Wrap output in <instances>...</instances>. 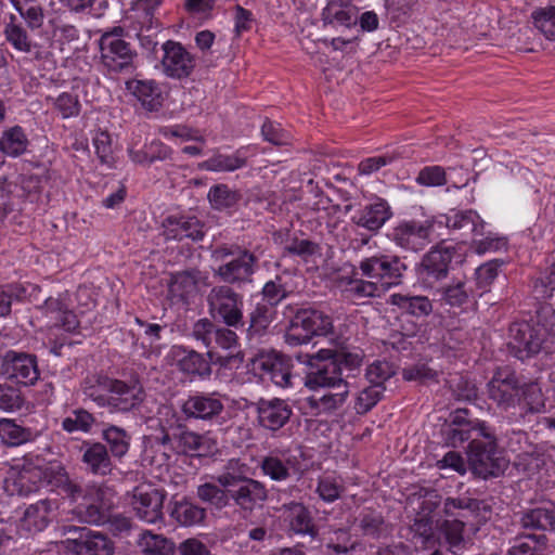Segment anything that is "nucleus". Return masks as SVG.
Wrapping results in <instances>:
<instances>
[{
	"instance_id": "1",
	"label": "nucleus",
	"mask_w": 555,
	"mask_h": 555,
	"mask_svg": "<svg viewBox=\"0 0 555 555\" xmlns=\"http://www.w3.org/2000/svg\"><path fill=\"white\" fill-rule=\"evenodd\" d=\"M233 327L218 326L211 320L203 318L197 320L191 330V337L199 341L207 349L210 361L222 366L231 362L243 361L238 351V336Z\"/></svg>"
},
{
	"instance_id": "2",
	"label": "nucleus",
	"mask_w": 555,
	"mask_h": 555,
	"mask_svg": "<svg viewBox=\"0 0 555 555\" xmlns=\"http://www.w3.org/2000/svg\"><path fill=\"white\" fill-rule=\"evenodd\" d=\"M41 482L60 489L74 502L80 499L82 501L87 499V496H89L88 490L92 487L88 486L83 488L72 480L66 469L61 464H50L44 469L39 466L24 464L15 481V486L18 487L20 495H27L35 491Z\"/></svg>"
},
{
	"instance_id": "3",
	"label": "nucleus",
	"mask_w": 555,
	"mask_h": 555,
	"mask_svg": "<svg viewBox=\"0 0 555 555\" xmlns=\"http://www.w3.org/2000/svg\"><path fill=\"white\" fill-rule=\"evenodd\" d=\"M211 258L220 262L214 270L224 285H242L250 283L257 270L258 258L247 249L236 245H220L212 249Z\"/></svg>"
},
{
	"instance_id": "4",
	"label": "nucleus",
	"mask_w": 555,
	"mask_h": 555,
	"mask_svg": "<svg viewBox=\"0 0 555 555\" xmlns=\"http://www.w3.org/2000/svg\"><path fill=\"white\" fill-rule=\"evenodd\" d=\"M333 335L332 318L323 311L299 308L291 318L284 338L291 347L307 345L314 336Z\"/></svg>"
},
{
	"instance_id": "5",
	"label": "nucleus",
	"mask_w": 555,
	"mask_h": 555,
	"mask_svg": "<svg viewBox=\"0 0 555 555\" xmlns=\"http://www.w3.org/2000/svg\"><path fill=\"white\" fill-rule=\"evenodd\" d=\"M508 332V347L519 360H525L542 348H547L554 337L553 323L544 322L543 319H539L537 326H531L526 322L513 323Z\"/></svg>"
},
{
	"instance_id": "6",
	"label": "nucleus",
	"mask_w": 555,
	"mask_h": 555,
	"mask_svg": "<svg viewBox=\"0 0 555 555\" xmlns=\"http://www.w3.org/2000/svg\"><path fill=\"white\" fill-rule=\"evenodd\" d=\"M296 358L311 369L305 377V385L310 390L348 388V382L343 376L339 364L332 359V350L322 349L314 354H298Z\"/></svg>"
},
{
	"instance_id": "7",
	"label": "nucleus",
	"mask_w": 555,
	"mask_h": 555,
	"mask_svg": "<svg viewBox=\"0 0 555 555\" xmlns=\"http://www.w3.org/2000/svg\"><path fill=\"white\" fill-rule=\"evenodd\" d=\"M207 305L212 320H218L234 330L244 327V298L231 286H214L207 295Z\"/></svg>"
},
{
	"instance_id": "8",
	"label": "nucleus",
	"mask_w": 555,
	"mask_h": 555,
	"mask_svg": "<svg viewBox=\"0 0 555 555\" xmlns=\"http://www.w3.org/2000/svg\"><path fill=\"white\" fill-rule=\"evenodd\" d=\"M406 264L398 257L375 254L359 261L357 269L362 278L371 279L383 286V292L402 282Z\"/></svg>"
},
{
	"instance_id": "9",
	"label": "nucleus",
	"mask_w": 555,
	"mask_h": 555,
	"mask_svg": "<svg viewBox=\"0 0 555 555\" xmlns=\"http://www.w3.org/2000/svg\"><path fill=\"white\" fill-rule=\"evenodd\" d=\"M468 461L474 474L485 479L500 474L503 459L500 456L496 437L491 427L477 440L469 442Z\"/></svg>"
},
{
	"instance_id": "10",
	"label": "nucleus",
	"mask_w": 555,
	"mask_h": 555,
	"mask_svg": "<svg viewBox=\"0 0 555 555\" xmlns=\"http://www.w3.org/2000/svg\"><path fill=\"white\" fill-rule=\"evenodd\" d=\"M225 396L218 391L193 392L180 404V410L185 420L202 421L209 424H221Z\"/></svg>"
},
{
	"instance_id": "11",
	"label": "nucleus",
	"mask_w": 555,
	"mask_h": 555,
	"mask_svg": "<svg viewBox=\"0 0 555 555\" xmlns=\"http://www.w3.org/2000/svg\"><path fill=\"white\" fill-rule=\"evenodd\" d=\"M104 383L107 391L106 409L109 413L138 411L146 398L144 387L137 379L125 382L113 378Z\"/></svg>"
},
{
	"instance_id": "12",
	"label": "nucleus",
	"mask_w": 555,
	"mask_h": 555,
	"mask_svg": "<svg viewBox=\"0 0 555 555\" xmlns=\"http://www.w3.org/2000/svg\"><path fill=\"white\" fill-rule=\"evenodd\" d=\"M455 253L456 248L453 245L440 243L423 256L420 275L426 288H435L438 282L447 279Z\"/></svg>"
},
{
	"instance_id": "13",
	"label": "nucleus",
	"mask_w": 555,
	"mask_h": 555,
	"mask_svg": "<svg viewBox=\"0 0 555 555\" xmlns=\"http://www.w3.org/2000/svg\"><path fill=\"white\" fill-rule=\"evenodd\" d=\"M122 29L115 28L100 38L101 60L113 72H122L132 66L135 53L130 44L120 38Z\"/></svg>"
},
{
	"instance_id": "14",
	"label": "nucleus",
	"mask_w": 555,
	"mask_h": 555,
	"mask_svg": "<svg viewBox=\"0 0 555 555\" xmlns=\"http://www.w3.org/2000/svg\"><path fill=\"white\" fill-rule=\"evenodd\" d=\"M88 494L89 496L79 503L73 513L82 522L92 525L105 522L114 506L111 489L93 485L88 490Z\"/></svg>"
},
{
	"instance_id": "15",
	"label": "nucleus",
	"mask_w": 555,
	"mask_h": 555,
	"mask_svg": "<svg viewBox=\"0 0 555 555\" xmlns=\"http://www.w3.org/2000/svg\"><path fill=\"white\" fill-rule=\"evenodd\" d=\"M68 533L78 532L77 538H69L64 543L76 555H113L114 543L104 533L88 528L67 527Z\"/></svg>"
},
{
	"instance_id": "16",
	"label": "nucleus",
	"mask_w": 555,
	"mask_h": 555,
	"mask_svg": "<svg viewBox=\"0 0 555 555\" xmlns=\"http://www.w3.org/2000/svg\"><path fill=\"white\" fill-rule=\"evenodd\" d=\"M1 372L9 379L24 386L34 385L40 376L36 356L13 350L4 354Z\"/></svg>"
},
{
	"instance_id": "17",
	"label": "nucleus",
	"mask_w": 555,
	"mask_h": 555,
	"mask_svg": "<svg viewBox=\"0 0 555 555\" xmlns=\"http://www.w3.org/2000/svg\"><path fill=\"white\" fill-rule=\"evenodd\" d=\"M488 396L503 410L516 406L520 402V385L515 373L498 370L488 383Z\"/></svg>"
},
{
	"instance_id": "18",
	"label": "nucleus",
	"mask_w": 555,
	"mask_h": 555,
	"mask_svg": "<svg viewBox=\"0 0 555 555\" xmlns=\"http://www.w3.org/2000/svg\"><path fill=\"white\" fill-rule=\"evenodd\" d=\"M165 498V493L159 490L137 487L131 494L130 505L139 519L147 524H156L164 518Z\"/></svg>"
},
{
	"instance_id": "19",
	"label": "nucleus",
	"mask_w": 555,
	"mask_h": 555,
	"mask_svg": "<svg viewBox=\"0 0 555 555\" xmlns=\"http://www.w3.org/2000/svg\"><path fill=\"white\" fill-rule=\"evenodd\" d=\"M433 223L429 221H404L393 228L391 240L399 247L418 251L425 248L430 243V233Z\"/></svg>"
},
{
	"instance_id": "20",
	"label": "nucleus",
	"mask_w": 555,
	"mask_h": 555,
	"mask_svg": "<svg viewBox=\"0 0 555 555\" xmlns=\"http://www.w3.org/2000/svg\"><path fill=\"white\" fill-rule=\"evenodd\" d=\"M255 405L258 424L266 430L275 433L283 428L293 415L287 401L280 398H260Z\"/></svg>"
},
{
	"instance_id": "21",
	"label": "nucleus",
	"mask_w": 555,
	"mask_h": 555,
	"mask_svg": "<svg viewBox=\"0 0 555 555\" xmlns=\"http://www.w3.org/2000/svg\"><path fill=\"white\" fill-rule=\"evenodd\" d=\"M163 51L162 66L168 77L180 79L192 73L194 59L181 43L169 40L163 44Z\"/></svg>"
},
{
	"instance_id": "22",
	"label": "nucleus",
	"mask_w": 555,
	"mask_h": 555,
	"mask_svg": "<svg viewBox=\"0 0 555 555\" xmlns=\"http://www.w3.org/2000/svg\"><path fill=\"white\" fill-rule=\"evenodd\" d=\"M3 36L8 43L18 52L33 54L35 60H42L43 52L34 42L23 24L15 14H9L4 18Z\"/></svg>"
},
{
	"instance_id": "23",
	"label": "nucleus",
	"mask_w": 555,
	"mask_h": 555,
	"mask_svg": "<svg viewBox=\"0 0 555 555\" xmlns=\"http://www.w3.org/2000/svg\"><path fill=\"white\" fill-rule=\"evenodd\" d=\"M163 235L166 240L182 241L190 238L201 241L204 237V225L195 217L168 216L163 221Z\"/></svg>"
},
{
	"instance_id": "24",
	"label": "nucleus",
	"mask_w": 555,
	"mask_h": 555,
	"mask_svg": "<svg viewBox=\"0 0 555 555\" xmlns=\"http://www.w3.org/2000/svg\"><path fill=\"white\" fill-rule=\"evenodd\" d=\"M359 274L360 271L353 269L351 276L343 275L338 279L337 286L345 298L358 302L377 297L384 293L383 286L378 285L377 282L359 278Z\"/></svg>"
},
{
	"instance_id": "25",
	"label": "nucleus",
	"mask_w": 555,
	"mask_h": 555,
	"mask_svg": "<svg viewBox=\"0 0 555 555\" xmlns=\"http://www.w3.org/2000/svg\"><path fill=\"white\" fill-rule=\"evenodd\" d=\"M170 354L178 369L184 374L202 378L210 376L211 361L206 359L204 354L179 345L171 348Z\"/></svg>"
},
{
	"instance_id": "26",
	"label": "nucleus",
	"mask_w": 555,
	"mask_h": 555,
	"mask_svg": "<svg viewBox=\"0 0 555 555\" xmlns=\"http://www.w3.org/2000/svg\"><path fill=\"white\" fill-rule=\"evenodd\" d=\"M59 504L56 500L43 499L30 504L21 519L22 529L27 532H39L46 529L53 519Z\"/></svg>"
},
{
	"instance_id": "27",
	"label": "nucleus",
	"mask_w": 555,
	"mask_h": 555,
	"mask_svg": "<svg viewBox=\"0 0 555 555\" xmlns=\"http://www.w3.org/2000/svg\"><path fill=\"white\" fill-rule=\"evenodd\" d=\"M391 215L388 203L385 199L376 198L373 203L359 209L352 216L351 221L367 231L377 232L390 219Z\"/></svg>"
},
{
	"instance_id": "28",
	"label": "nucleus",
	"mask_w": 555,
	"mask_h": 555,
	"mask_svg": "<svg viewBox=\"0 0 555 555\" xmlns=\"http://www.w3.org/2000/svg\"><path fill=\"white\" fill-rule=\"evenodd\" d=\"M230 498L245 511H253L268 498L266 486L259 480L245 477L235 489L228 490Z\"/></svg>"
},
{
	"instance_id": "29",
	"label": "nucleus",
	"mask_w": 555,
	"mask_h": 555,
	"mask_svg": "<svg viewBox=\"0 0 555 555\" xmlns=\"http://www.w3.org/2000/svg\"><path fill=\"white\" fill-rule=\"evenodd\" d=\"M81 462L93 475L105 476L112 470V461L105 444L85 440L81 443Z\"/></svg>"
},
{
	"instance_id": "30",
	"label": "nucleus",
	"mask_w": 555,
	"mask_h": 555,
	"mask_svg": "<svg viewBox=\"0 0 555 555\" xmlns=\"http://www.w3.org/2000/svg\"><path fill=\"white\" fill-rule=\"evenodd\" d=\"M127 90L140 102L141 106L149 112H156L163 106L164 96L160 87L154 80L127 81Z\"/></svg>"
},
{
	"instance_id": "31",
	"label": "nucleus",
	"mask_w": 555,
	"mask_h": 555,
	"mask_svg": "<svg viewBox=\"0 0 555 555\" xmlns=\"http://www.w3.org/2000/svg\"><path fill=\"white\" fill-rule=\"evenodd\" d=\"M262 371L269 376L272 383L281 388H292L294 376L292 363L288 358L280 353H273L261 361Z\"/></svg>"
},
{
	"instance_id": "32",
	"label": "nucleus",
	"mask_w": 555,
	"mask_h": 555,
	"mask_svg": "<svg viewBox=\"0 0 555 555\" xmlns=\"http://www.w3.org/2000/svg\"><path fill=\"white\" fill-rule=\"evenodd\" d=\"M434 301L448 309L464 308L469 302V292L462 280L431 288Z\"/></svg>"
},
{
	"instance_id": "33",
	"label": "nucleus",
	"mask_w": 555,
	"mask_h": 555,
	"mask_svg": "<svg viewBox=\"0 0 555 555\" xmlns=\"http://www.w3.org/2000/svg\"><path fill=\"white\" fill-rule=\"evenodd\" d=\"M323 21L325 24L351 27L358 21V8L350 1L332 0L323 9Z\"/></svg>"
},
{
	"instance_id": "34",
	"label": "nucleus",
	"mask_w": 555,
	"mask_h": 555,
	"mask_svg": "<svg viewBox=\"0 0 555 555\" xmlns=\"http://www.w3.org/2000/svg\"><path fill=\"white\" fill-rule=\"evenodd\" d=\"M178 452L203 456L210 453L216 442L208 435H201L188 429L176 436Z\"/></svg>"
},
{
	"instance_id": "35",
	"label": "nucleus",
	"mask_w": 555,
	"mask_h": 555,
	"mask_svg": "<svg viewBox=\"0 0 555 555\" xmlns=\"http://www.w3.org/2000/svg\"><path fill=\"white\" fill-rule=\"evenodd\" d=\"M446 225L453 230H464L474 236L485 235V222L480 216L472 209L451 211L443 216Z\"/></svg>"
},
{
	"instance_id": "36",
	"label": "nucleus",
	"mask_w": 555,
	"mask_h": 555,
	"mask_svg": "<svg viewBox=\"0 0 555 555\" xmlns=\"http://www.w3.org/2000/svg\"><path fill=\"white\" fill-rule=\"evenodd\" d=\"M289 528L297 534H313L314 525L307 507L298 502H291L281 507Z\"/></svg>"
},
{
	"instance_id": "37",
	"label": "nucleus",
	"mask_w": 555,
	"mask_h": 555,
	"mask_svg": "<svg viewBox=\"0 0 555 555\" xmlns=\"http://www.w3.org/2000/svg\"><path fill=\"white\" fill-rule=\"evenodd\" d=\"M169 514L177 524L183 527L202 525L206 518L204 507L185 499L172 502Z\"/></svg>"
},
{
	"instance_id": "38",
	"label": "nucleus",
	"mask_w": 555,
	"mask_h": 555,
	"mask_svg": "<svg viewBox=\"0 0 555 555\" xmlns=\"http://www.w3.org/2000/svg\"><path fill=\"white\" fill-rule=\"evenodd\" d=\"M37 434L15 420L0 418V441L7 447H18L36 439Z\"/></svg>"
},
{
	"instance_id": "39",
	"label": "nucleus",
	"mask_w": 555,
	"mask_h": 555,
	"mask_svg": "<svg viewBox=\"0 0 555 555\" xmlns=\"http://www.w3.org/2000/svg\"><path fill=\"white\" fill-rule=\"evenodd\" d=\"M554 270L551 268L548 273H545L542 276L535 279L533 283V296L539 301L540 307L538 309L539 319H543L547 321L546 318L548 314L553 315L554 309L551 302H547L552 299L553 293L555 291L554 285Z\"/></svg>"
},
{
	"instance_id": "40",
	"label": "nucleus",
	"mask_w": 555,
	"mask_h": 555,
	"mask_svg": "<svg viewBox=\"0 0 555 555\" xmlns=\"http://www.w3.org/2000/svg\"><path fill=\"white\" fill-rule=\"evenodd\" d=\"M337 392L326 391L322 395L319 390L306 399L307 405L311 409L313 414L331 413L345 403L349 390L347 387L337 389Z\"/></svg>"
},
{
	"instance_id": "41",
	"label": "nucleus",
	"mask_w": 555,
	"mask_h": 555,
	"mask_svg": "<svg viewBox=\"0 0 555 555\" xmlns=\"http://www.w3.org/2000/svg\"><path fill=\"white\" fill-rule=\"evenodd\" d=\"M247 163V156L244 149L237 150L231 155L216 154L201 164V168L215 171L227 172L243 168Z\"/></svg>"
},
{
	"instance_id": "42",
	"label": "nucleus",
	"mask_w": 555,
	"mask_h": 555,
	"mask_svg": "<svg viewBox=\"0 0 555 555\" xmlns=\"http://www.w3.org/2000/svg\"><path fill=\"white\" fill-rule=\"evenodd\" d=\"M29 140L21 126L5 129L0 138V151L10 156L17 157L27 151Z\"/></svg>"
},
{
	"instance_id": "43",
	"label": "nucleus",
	"mask_w": 555,
	"mask_h": 555,
	"mask_svg": "<svg viewBox=\"0 0 555 555\" xmlns=\"http://www.w3.org/2000/svg\"><path fill=\"white\" fill-rule=\"evenodd\" d=\"M15 11L25 21L27 27L36 30L42 27L44 10L38 0H9Z\"/></svg>"
},
{
	"instance_id": "44",
	"label": "nucleus",
	"mask_w": 555,
	"mask_h": 555,
	"mask_svg": "<svg viewBox=\"0 0 555 555\" xmlns=\"http://www.w3.org/2000/svg\"><path fill=\"white\" fill-rule=\"evenodd\" d=\"M433 300L427 296L391 295V302L414 317H427L433 312Z\"/></svg>"
},
{
	"instance_id": "45",
	"label": "nucleus",
	"mask_w": 555,
	"mask_h": 555,
	"mask_svg": "<svg viewBox=\"0 0 555 555\" xmlns=\"http://www.w3.org/2000/svg\"><path fill=\"white\" fill-rule=\"evenodd\" d=\"M138 544L144 555H172L175 550L169 539L149 530L141 533Z\"/></svg>"
},
{
	"instance_id": "46",
	"label": "nucleus",
	"mask_w": 555,
	"mask_h": 555,
	"mask_svg": "<svg viewBox=\"0 0 555 555\" xmlns=\"http://www.w3.org/2000/svg\"><path fill=\"white\" fill-rule=\"evenodd\" d=\"M96 420L89 411L78 408L70 411V413L62 420L61 427L68 434L74 433H91Z\"/></svg>"
},
{
	"instance_id": "47",
	"label": "nucleus",
	"mask_w": 555,
	"mask_h": 555,
	"mask_svg": "<svg viewBox=\"0 0 555 555\" xmlns=\"http://www.w3.org/2000/svg\"><path fill=\"white\" fill-rule=\"evenodd\" d=\"M102 438L109 447L113 456L122 457L130 447V435L121 427L108 425L102 431Z\"/></svg>"
},
{
	"instance_id": "48",
	"label": "nucleus",
	"mask_w": 555,
	"mask_h": 555,
	"mask_svg": "<svg viewBox=\"0 0 555 555\" xmlns=\"http://www.w3.org/2000/svg\"><path fill=\"white\" fill-rule=\"evenodd\" d=\"M274 307L266 302H258L249 313V326L247 332L250 335L263 333L274 319Z\"/></svg>"
},
{
	"instance_id": "49",
	"label": "nucleus",
	"mask_w": 555,
	"mask_h": 555,
	"mask_svg": "<svg viewBox=\"0 0 555 555\" xmlns=\"http://www.w3.org/2000/svg\"><path fill=\"white\" fill-rule=\"evenodd\" d=\"M240 198V194L236 191L231 190L225 184L215 185L210 188L208 192V199L211 206L218 210L234 207L238 203Z\"/></svg>"
},
{
	"instance_id": "50",
	"label": "nucleus",
	"mask_w": 555,
	"mask_h": 555,
	"mask_svg": "<svg viewBox=\"0 0 555 555\" xmlns=\"http://www.w3.org/2000/svg\"><path fill=\"white\" fill-rule=\"evenodd\" d=\"M260 468L264 476L274 481H285L291 477L288 462L275 455L264 456L260 462Z\"/></svg>"
},
{
	"instance_id": "51",
	"label": "nucleus",
	"mask_w": 555,
	"mask_h": 555,
	"mask_svg": "<svg viewBox=\"0 0 555 555\" xmlns=\"http://www.w3.org/2000/svg\"><path fill=\"white\" fill-rule=\"evenodd\" d=\"M199 271L197 270L178 272L171 278V292L178 293L182 297L193 294L197 289Z\"/></svg>"
},
{
	"instance_id": "52",
	"label": "nucleus",
	"mask_w": 555,
	"mask_h": 555,
	"mask_svg": "<svg viewBox=\"0 0 555 555\" xmlns=\"http://www.w3.org/2000/svg\"><path fill=\"white\" fill-rule=\"evenodd\" d=\"M332 359L335 363L340 366V372L347 380L349 377H353L362 365V354L358 351L351 352L346 350L332 351Z\"/></svg>"
},
{
	"instance_id": "53",
	"label": "nucleus",
	"mask_w": 555,
	"mask_h": 555,
	"mask_svg": "<svg viewBox=\"0 0 555 555\" xmlns=\"http://www.w3.org/2000/svg\"><path fill=\"white\" fill-rule=\"evenodd\" d=\"M531 17L534 27L552 41L555 35V7L539 8L532 12Z\"/></svg>"
},
{
	"instance_id": "54",
	"label": "nucleus",
	"mask_w": 555,
	"mask_h": 555,
	"mask_svg": "<svg viewBox=\"0 0 555 555\" xmlns=\"http://www.w3.org/2000/svg\"><path fill=\"white\" fill-rule=\"evenodd\" d=\"M196 495L202 502L210 504L217 508L227 506L229 502L227 491L210 482L199 485L196 490Z\"/></svg>"
},
{
	"instance_id": "55",
	"label": "nucleus",
	"mask_w": 555,
	"mask_h": 555,
	"mask_svg": "<svg viewBox=\"0 0 555 555\" xmlns=\"http://www.w3.org/2000/svg\"><path fill=\"white\" fill-rule=\"evenodd\" d=\"M524 412H539L544 406L541 389L533 384L520 386V402H517Z\"/></svg>"
},
{
	"instance_id": "56",
	"label": "nucleus",
	"mask_w": 555,
	"mask_h": 555,
	"mask_svg": "<svg viewBox=\"0 0 555 555\" xmlns=\"http://www.w3.org/2000/svg\"><path fill=\"white\" fill-rule=\"evenodd\" d=\"M343 491V482L337 477L323 476L318 480L315 492L319 494L320 499L326 503L338 500Z\"/></svg>"
},
{
	"instance_id": "57",
	"label": "nucleus",
	"mask_w": 555,
	"mask_h": 555,
	"mask_svg": "<svg viewBox=\"0 0 555 555\" xmlns=\"http://www.w3.org/2000/svg\"><path fill=\"white\" fill-rule=\"evenodd\" d=\"M480 503V501L472 498H448L443 504V512L447 516L465 517L464 512H477Z\"/></svg>"
},
{
	"instance_id": "58",
	"label": "nucleus",
	"mask_w": 555,
	"mask_h": 555,
	"mask_svg": "<svg viewBox=\"0 0 555 555\" xmlns=\"http://www.w3.org/2000/svg\"><path fill=\"white\" fill-rule=\"evenodd\" d=\"M521 525L525 528L531 529H553L555 520L551 512L543 508H534L524 514L521 517Z\"/></svg>"
},
{
	"instance_id": "59",
	"label": "nucleus",
	"mask_w": 555,
	"mask_h": 555,
	"mask_svg": "<svg viewBox=\"0 0 555 555\" xmlns=\"http://www.w3.org/2000/svg\"><path fill=\"white\" fill-rule=\"evenodd\" d=\"M93 145L100 162L107 165L109 168L113 167L115 159L109 133L107 131L98 130L93 137Z\"/></svg>"
},
{
	"instance_id": "60",
	"label": "nucleus",
	"mask_w": 555,
	"mask_h": 555,
	"mask_svg": "<svg viewBox=\"0 0 555 555\" xmlns=\"http://www.w3.org/2000/svg\"><path fill=\"white\" fill-rule=\"evenodd\" d=\"M395 374L392 365L387 361H375L367 366L365 377L370 385L385 388L384 383Z\"/></svg>"
},
{
	"instance_id": "61",
	"label": "nucleus",
	"mask_w": 555,
	"mask_h": 555,
	"mask_svg": "<svg viewBox=\"0 0 555 555\" xmlns=\"http://www.w3.org/2000/svg\"><path fill=\"white\" fill-rule=\"evenodd\" d=\"M113 378L107 377H98L95 379H88L85 382L82 386L83 395L92 400L98 406L106 408L107 401V391L105 388L106 380H112Z\"/></svg>"
},
{
	"instance_id": "62",
	"label": "nucleus",
	"mask_w": 555,
	"mask_h": 555,
	"mask_svg": "<svg viewBox=\"0 0 555 555\" xmlns=\"http://www.w3.org/2000/svg\"><path fill=\"white\" fill-rule=\"evenodd\" d=\"M385 388L369 385L364 387L358 395L354 409L358 414H365L380 400Z\"/></svg>"
},
{
	"instance_id": "63",
	"label": "nucleus",
	"mask_w": 555,
	"mask_h": 555,
	"mask_svg": "<svg viewBox=\"0 0 555 555\" xmlns=\"http://www.w3.org/2000/svg\"><path fill=\"white\" fill-rule=\"evenodd\" d=\"M358 521L365 535L377 538L384 531V519L379 513L364 511L360 514Z\"/></svg>"
},
{
	"instance_id": "64",
	"label": "nucleus",
	"mask_w": 555,
	"mask_h": 555,
	"mask_svg": "<svg viewBox=\"0 0 555 555\" xmlns=\"http://www.w3.org/2000/svg\"><path fill=\"white\" fill-rule=\"evenodd\" d=\"M287 289L281 276L268 281L262 287V296L266 304L275 307L284 298L287 297Z\"/></svg>"
}]
</instances>
